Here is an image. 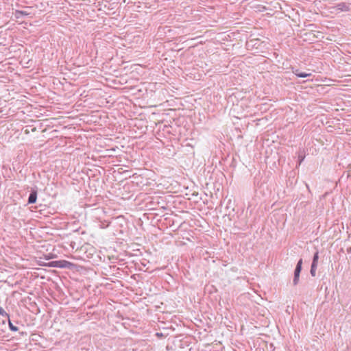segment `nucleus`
<instances>
[{"instance_id": "f257e3e1", "label": "nucleus", "mask_w": 351, "mask_h": 351, "mask_svg": "<svg viewBox=\"0 0 351 351\" xmlns=\"http://www.w3.org/2000/svg\"><path fill=\"white\" fill-rule=\"evenodd\" d=\"M52 266L59 268H70L72 265L70 262L65 260L56 261L51 263Z\"/></svg>"}, {"instance_id": "f03ea898", "label": "nucleus", "mask_w": 351, "mask_h": 351, "mask_svg": "<svg viewBox=\"0 0 351 351\" xmlns=\"http://www.w3.org/2000/svg\"><path fill=\"white\" fill-rule=\"evenodd\" d=\"M338 12H347L349 10V5L344 2L339 3L334 8Z\"/></svg>"}, {"instance_id": "7ed1b4c3", "label": "nucleus", "mask_w": 351, "mask_h": 351, "mask_svg": "<svg viewBox=\"0 0 351 351\" xmlns=\"http://www.w3.org/2000/svg\"><path fill=\"white\" fill-rule=\"evenodd\" d=\"M37 199V191L36 190H32L28 197V204H34Z\"/></svg>"}, {"instance_id": "20e7f679", "label": "nucleus", "mask_w": 351, "mask_h": 351, "mask_svg": "<svg viewBox=\"0 0 351 351\" xmlns=\"http://www.w3.org/2000/svg\"><path fill=\"white\" fill-rule=\"evenodd\" d=\"M293 73L299 77H306L311 76V73H307L300 71L299 69H293Z\"/></svg>"}, {"instance_id": "39448f33", "label": "nucleus", "mask_w": 351, "mask_h": 351, "mask_svg": "<svg viewBox=\"0 0 351 351\" xmlns=\"http://www.w3.org/2000/svg\"><path fill=\"white\" fill-rule=\"evenodd\" d=\"M300 271L295 270L294 271V277L293 280V284L294 286L297 285L299 282Z\"/></svg>"}, {"instance_id": "423d86ee", "label": "nucleus", "mask_w": 351, "mask_h": 351, "mask_svg": "<svg viewBox=\"0 0 351 351\" xmlns=\"http://www.w3.org/2000/svg\"><path fill=\"white\" fill-rule=\"evenodd\" d=\"M29 13L24 10H16L14 15L16 18L19 19L22 16H26L28 15Z\"/></svg>"}, {"instance_id": "0eeeda50", "label": "nucleus", "mask_w": 351, "mask_h": 351, "mask_svg": "<svg viewBox=\"0 0 351 351\" xmlns=\"http://www.w3.org/2000/svg\"><path fill=\"white\" fill-rule=\"evenodd\" d=\"M317 267V265L311 264L310 273H311V276L313 277L316 276Z\"/></svg>"}, {"instance_id": "6e6552de", "label": "nucleus", "mask_w": 351, "mask_h": 351, "mask_svg": "<svg viewBox=\"0 0 351 351\" xmlns=\"http://www.w3.org/2000/svg\"><path fill=\"white\" fill-rule=\"evenodd\" d=\"M318 259H319V253H318V252H316L314 254L313 261H312V264L317 265Z\"/></svg>"}, {"instance_id": "1a4fd4ad", "label": "nucleus", "mask_w": 351, "mask_h": 351, "mask_svg": "<svg viewBox=\"0 0 351 351\" xmlns=\"http://www.w3.org/2000/svg\"><path fill=\"white\" fill-rule=\"evenodd\" d=\"M0 315L6 317L8 319H9L10 315L8 313H7L5 310L0 306Z\"/></svg>"}, {"instance_id": "9d476101", "label": "nucleus", "mask_w": 351, "mask_h": 351, "mask_svg": "<svg viewBox=\"0 0 351 351\" xmlns=\"http://www.w3.org/2000/svg\"><path fill=\"white\" fill-rule=\"evenodd\" d=\"M8 324L9 328L12 331H17L19 330L18 327L15 326L10 321V319H8Z\"/></svg>"}, {"instance_id": "9b49d317", "label": "nucleus", "mask_w": 351, "mask_h": 351, "mask_svg": "<svg viewBox=\"0 0 351 351\" xmlns=\"http://www.w3.org/2000/svg\"><path fill=\"white\" fill-rule=\"evenodd\" d=\"M302 258H300V259L298 261V263H297V265H296V267H295V270H298V271H300V272H301V270H302Z\"/></svg>"}, {"instance_id": "f8f14e48", "label": "nucleus", "mask_w": 351, "mask_h": 351, "mask_svg": "<svg viewBox=\"0 0 351 351\" xmlns=\"http://www.w3.org/2000/svg\"><path fill=\"white\" fill-rule=\"evenodd\" d=\"M347 178H351V163L348 166Z\"/></svg>"}, {"instance_id": "ddd939ff", "label": "nucleus", "mask_w": 351, "mask_h": 351, "mask_svg": "<svg viewBox=\"0 0 351 351\" xmlns=\"http://www.w3.org/2000/svg\"><path fill=\"white\" fill-rule=\"evenodd\" d=\"M304 158V156L299 155V165L301 164V162L303 161Z\"/></svg>"}]
</instances>
